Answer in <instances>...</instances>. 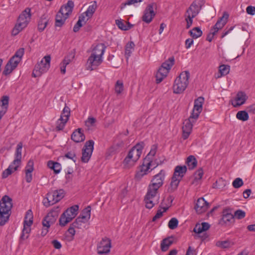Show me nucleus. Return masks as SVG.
I'll use <instances>...</instances> for the list:
<instances>
[{"label": "nucleus", "instance_id": "f257e3e1", "mask_svg": "<svg viewBox=\"0 0 255 255\" xmlns=\"http://www.w3.org/2000/svg\"><path fill=\"white\" fill-rule=\"evenodd\" d=\"M165 176V171L162 169L158 174L155 175L152 179L151 183L148 187L147 192L144 199L146 208L150 209L155 204L158 203L159 199V196L155 203L153 202L152 199L156 197L158 189L162 186Z\"/></svg>", "mask_w": 255, "mask_h": 255}, {"label": "nucleus", "instance_id": "f03ea898", "mask_svg": "<svg viewBox=\"0 0 255 255\" xmlns=\"http://www.w3.org/2000/svg\"><path fill=\"white\" fill-rule=\"evenodd\" d=\"M12 207V199L7 195L3 196L0 201V226H3L8 221Z\"/></svg>", "mask_w": 255, "mask_h": 255}, {"label": "nucleus", "instance_id": "7ed1b4c3", "mask_svg": "<svg viewBox=\"0 0 255 255\" xmlns=\"http://www.w3.org/2000/svg\"><path fill=\"white\" fill-rule=\"evenodd\" d=\"M144 147L143 142L137 143L128 152V155L124 160V163L127 167H130L139 159Z\"/></svg>", "mask_w": 255, "mask_h": 255}, {"label": "nucleus", "instance_id": "20e7f679", "mask_svg": "<svg viewBox=\"0 0 255 255\" xmlns=\"http://www.w3.org/2000/svg\"><path fill=\"white\" fill-rule=\"evenodd\" d=\"M31 16V9L29 7L26 8L19 15L17 22L12 30V35H16L26 27L30 21Z\"/></svg>", "mask_w": 255, "mask_h": 255}, {"label": "nucleus", "instance_id": "39448f33", "mask_svg": "<svg viewBox=\"0 0 255 255\" xmlns=\"http://www.w3.org/2000/svg\"><path fill=\"white\" fill-rule=\"evenodd\" d=\"M190 73L188 71L181 72L174 80L173 86V92L175 94H181L186 89L189 84Z\"/></svg>", "mask_w": 255, "mask_h": 255}, {"label": "nucleus", "instance_id": "423d86ee", "mask_svg": "<svg viewBox=\"0 0 255 255\" xmlns=\"http://www.w3.org/2000/svg\"><path fill=\"white\" fill-rule=\"evenodd\" d=\"M24 52V49L23 48H20L16 51L14 55L10 58L6 64L2 72L3 75H7L9 74L16 68L21 61Z\"/></svg>", "mask_w": 255, "mask_h": 255}, {"label": "nucleus", "instance_id": "0eeeda50", "mask_svg": "<svg viewBox=\"0 0 255 255\" xmlns=\"http://www.w3.org/2000/svg\"><path fill=\"white\" fill-rule=\"evenodd\" d=\"M50 61L51 57L50 55L45 56L39 62L35 65L32 76L33 77H39L43 73L47 72L50 68Z\"/></svg>", "mask_w": 255, "mask_h": 255}, {"label": "nucleus", "instance_id": "6e6552de", "mask_svg": "<svg viewBox=\"0 0 255 255\" xmlns=\"http://www.w3.org/2000/svg\"><path fill=\"white\" fill-rule=\"evenodd\" d=\"M64 196V191L63 189L56 190L52 192H49L43 200V204L46 207L53 205L59 202Z\"/></svg>", "mask_w": 255, "mask_h": 255}, {"label": "nucleus", "instance_id": "1a4fd4ad", "mask_svg": "<svg viewBox=\"0 0 255 255\" xmlns=\"http://www.w3.org/2000/svg\"><path fill=\"white\" fill-rule=\"evenodd\" d=\"M79 209L78 205H74L65 211L61 215L59 222L61 227L65 226L70 222L77 215Z\"/></svg>", "mask_w": 255, "mask_h": 255}, {"label": "nucleus", "instance_id": "9d476101", "mask_svg": "<svg viewBox=\"0 0 255 255\" xmlns=\"http://www.w3.org/2000/svg\"><path fill=\"white\" fill-rule=\"evenodd\" d=\"M59 211V207L52 209L43 219V227L49 228L54 224L58 217Z\"/></svg>", "mask_w": 255, "mask_h": 255}, {"label": "nucleus", "instance_id": "9b49d317", "mask_svg": "<svg viewBox=\"0 0 255 255\" xmlns=\"http://www.w3.org/2000/svg\"><path fill=\"white\" fill-rule=\"evenodd\" d=\"M94 141L93 140H89L86 142L82 149V156L81 161L84 163H87L90 159L93 149Z\"/></svg>", "mask_w": 255, "mask_h": 255}, {"label": "nucleus", "instance_id": "f8f14e48", "mask_svg": "<svg viewBox=\"0 0 255 255\" xmlns=\"http://www.w3.org/2000/svg\"><path fill=\"white\" fill-rule=\"evenodd\" d=\"M204 4V0H194L186 10L185 14H189L191 16L196 17L200 12Z\"/></svg>", "mask_w": 255, "mask_h": 255}, {"label": "nucleus", "instance_id": "ddd939ff", "mask_svg": "<svg viewBox=\"0 0 255 255\" xmlns=\"http://www.w3.org/2000/svg\"><path fill=\"white\" fill-rule=\"evenodd\" d=\"M234 219L232 209L230 207H226L222 211V218L219 223L222 225H229L234 222Z\"/></svg>", "mask_w": 255, "mask_h": 255}, {"label": "nucleus", "instance_id": "4468645a", "mask_svg": "<svg viewBox=\"0 0 255 255\" xmlns=\"http://www.w3.org/2000/svg\"><path fill=\"white\" fill-rule=\"evenodd\" d=\"M111 248V240L107 238H103L98 245L97 253L99 255L107 254L110 252Z\"/></svg>", "mask_w": 255, "mask_h": 255}, {"label": "nucleus", "instance_id": "2eb2a0df", "mask_svg": "<svg viewBox=\"0 0 255 255\" xmlns=\"http://www.w3.org/2000/svg\"><path fill=\"white\" fill-rule=\"evenodd\" d=\"M197 119L191 118L190 116L188 119L185 120L183 122L182 127V137L184 139H186L189 136L193 128V123H194Z\"/></svg>", "mask_w": 255, "mask_h": 255}, {"label": "nucleus", "instance_id": "dca6fc26", "mask_svg": "<svg viewBox=\"0 0 255 255\" xmlns=\"http://www.w3.org/2000/svg\"><path fill=\"white\" fill-rule=\"evenodd\" d=\"M204 102V99L202 97H199L195 100L194 108L191 115V118H194V119L198 118L199 114L202 112Z\"/></svg>", "mask_w": 255, "mask_h": 255}, {"label": "nucleus", "instance_id": "f3484780", "mask_svg": "<svg viewBox=\"0 0 255 255\" xmlns=\"http://www.w3.org/2000/svg\"><path fill=\"white\" fill-rule=\"evenodd\" d=\"M155 5L154 3L148 4L144 11L143 15L142 17V20L144 22L149 23L155 15V13L153 10V7Z\"/></svg>", "mask_w": 255, "mask_h": 255}, {"label": "nucleus", "instance_id": "a211bd4d", "mask_svg": "<svg viewBox=\"0 0 255 255\" xmlns=\"http://www.w3.org/2000/svg\"><path fill=\"white\" fill-rule=\"evenodd\" d=\"M248 99V96L245 92L240 91L238 92L236 97L231 101V103L234 107L237 108L243 105Z\"/></svg>", "mask_w": 255, "mask_h": 255}, {"label": "nucleus", "instance_id": "6ab92c4d", "mask_svg": "<svg viewBox=\"0 0 255 255\" xmlns=\"http://www.w3.org/2000/svg\"><path fill=\"white\" fill-rule=\"evenodd\" d=\"M102 62L103 59L100 57H96L91 54L87 62V69L91 71L95 70Z\"/></svg>", "mask_w": 255, "mask_h": 255}, {"label": "nucleus", "instance_id": "aec40b11", "mask_svg": "<svg viewBox=\"0 0 255 255\" xmlns=\"http://www.w3.org/2000/svg\"><path fill=\"white\" fill-rule=\"evenodd\" d=\"M228 13L227 12H224L222 16L219 18L211 30H214L217 33L226 25L228 21Z\"/></svg>", "mask_w": 255, "mask_h": 255}, {"label": "nucleus", "instance_id": "412c9836", "mask_svg": "<svg viewBox=\"0 0 255 255\" xmlns=\"http://www.w3.org/2000/svg\"><path fill=\"white\" fill-rule=\"evenodd\" d=\"M208 206L209 203L203 198H200L197 200L195 209L198 213L201 214L206 211Z\"/></svg>", "mask_w": 255, "mask_h": 255}, {"label": "nucleus", "instance_id": "4be33fe9", "mask_svg": "<svg viewBox=\"0 0 255 255\" xmlns=\"http://www.w3.org/2000/svg\"><path fill=\"white\" fill-rule=\"evenodd\" d=\"M1 104H0V120L6 113L8 106L9 97L8 96H3L0 99Z\"/></svg>", "mask_w": 255, "mask_h": 255}, {"label": "nucleus", "instance_id": "5701e85b", "mask_svg": "<svg viewBox=\"0 0 255 255\" xmlns=\"http://www.w3.org/2000/svg\"><path fill=\"white\" fill-rule=\"evenodd\" d=\"M74 6V2L72 0H69L66 4L63 5L61 7L59 11L60 12L63 13L65 16L68 17L72 13Z\"/></svg>", "mask_w": 255, "mask_h": 255}, {"label": "nucleus", "instance_id": "b1692460", "mask_svg": "<svg viewBox=\"0 0 255 255\" xmlns=\"http://www.w3.org/2000/svg\"><path fill=\"white\" fill-rule=\"evenodd\" d=\"M71 138L75 142H80L85 140V136L82 132V129L79 128L72 133Z\"/></svg>", "mask_w": 255, "mask_h": 255}, {"label": "nucleus", "instance_id": "393cba45", "mask_svg": "<svg viewBox=\"0 0 255 255\" xmlns=\"http://www.w3.org/2000/svg\"><path fill=\"white\" fill-rule=\"evenodd\" d=\"M106 46L103 43L98 44L93 49L91 55L96 57H100L102 58V56L104 53Z\"/></svg>", "mask_w": 255, "mask_h": 255}, {"label": "nucleus", "instance_id": "a878e982", "mask_svg": "<svg viewBox=\"0 0 255 255\" xmlns=\"http://www.w3.org/2000/svg\"><path fill=\"white\" fill-rule=\"evenodd\" d=\"M186 171L187 167L186 166L178 165L175 168L173 176L181 180Z\"/></svg>", "mask_w": 255, "mask_h": 255}, {"label": "nucleus", "instance_id": "bb28decb", "mask_svg": "<svg viewBox=\"0 0 255 255\" xmlns=\"http://www.w3.org/2000/svg\"><path fill=\"white\" fill-rule=\"evenodd\" d=\"M169 71L167 70L166 68L161 66L156 74V83H160L166 77Z\"/></svg>", "mask_w": 255, "mask_h": 255}, {"label": "nucleus", "instance_id": "cd10ccee", "mask_svg": "<svg viewBox=\"0 0 255 255\" xmlns=\"http://www.w3.org/2000/svg\"><path fill=\"white\" fill-rule=\"evenodd\" d=\"M173 236H170L164 239L161 242L160 248L162 252H166L168 250L170 246L173 243Z\"/></svg>", "mask_w": 255, "mask_h": 255}, {"label": "nucleus", "instance_id": "c85d7f7f", "mask_svg": "<svg viewBox=\"0 0 255 255\" xmlns=\"http://www.w3.org/2000/svg\"><path fill=\"white\" fill-rule=\"evenodd\" d=\"M67 18L68 17L65 16L63 13L60 12L59 11L55 16V26L56 27H62Z\"/></svg>", "mask_w": 255, "mask_h": 255}, {"label": "nucleus", "instance_id": "c756f323", "mask_svg": "<svg viewBox=\"0 0 255 255\" xmlns=\"http://www.w3.org/2000/svg\"><path fill=\"white\" fill-rule=\"evenodd\" d=\"M210 227V225L207 222H203L201 224L197 223L195 225L193 231L196 233L200 234L208 230Z\"/></svg>", "mask_w": 255, "mask_h": 255}, {"label": "nucleus", "instance_id": "7c9ffc66", "mask_svg": "<svg viewBox=\"0 0 255 255\" xmlns=\"http://www.w3.org/2000/svg\"><path fill=\"white\" fill-rule=\"evenodd\" d=\"M181 180V179L172 176L167 191L169 193H172L175 191L177 189Z\"/></svg>", "mask_w": 255, "mask_h": 255}, {"label": "nucleus", "instance_id": "2f4dec72", "mask_svg": "<svg viewBox=\"0 0 255 255\" xmlns=\"http://www.w3.org/2000/svg\"><path fill=\"white\" fill-rule=\"evenodd\" d=\"M47 166L49 168L53 170L56 174L59 173L61 169V164L59 163L52 160H50L47 162Z\"/></svg>", "mask_w": 255, "mask_h": 255}, {"label": "nucleus", "instance_id": "473e14b6", "mask_svg": "<svg viewBox=\"0 0 255 255\" xmlns=\"http://www.w3.org/2000/svg\"><path fill=\"white\" fill-rule=\"evenodd\" d=\"M97 8L96 1L92 2V4L89 5L87 10L85 12L88 18H91Z\"/></svg>", "mask_w": 255, "mask_h": 255}, {"label": "nucleus", "instance_id": "72a5a7b5", "mask_svg": "<svg viewBox=\"0 0 255 255\" xmlns=\"http://www.w3.org/2000/svg\"><path fill=\"white\" fill-rule=\"evenodd\" d=\"M186 163L189 169H193L197 166V161L194 156L190 155L187 158Z\"/></svg>", "mask_w": 255, "mask_h": 255}, {"label": "nucleus", "instance_id": "f704fd0d", "mask_svg": "<svg viewBox=\"0 0 255 255\" xmlns=\"http://www.w3.org/2000/svg\"><path fill=\"white\" fill-rule=\"evenodd\" d=\"M135 44L132 41L128 42L125 47V55L126 58L128 59L130 56L131 53L134 50Z\"/></svg>", "mask_w": 255, "mask_h": 255}, {"label": "nucleus", "instance_id": "c9c22d12", "mask_svg": "<svg viewBox=\"0 0 255 255\" xmlns=\"http://www.w3.org/2000/svg\"><path fill=\"white\" fill-rule=\"evenodd\" d=\"M190 35L194 39H196L202 35V31L198 27H194L189 31Z\"/></svg>", "mask_w": 255, "mask_h": 255}, {"label": "nucleus", "instance_id": "e433bc0d", "mask_svg": "<svg viewBox=\"0 0 255 255\" xmlns=\"http://www.w3.org/2000/svg\"><path fill=\"white\" fill-rule=\"evenodd\" d=\"M70 116V109L68 106H65L61 113L60 118V120L61 121L65 120V121H68L69 120Z\"/></svg>", "mask_w": 255, "mask_h": 255}, {"label": "nucleus", "instance_id": "4c0bfd02", "mask_svg": "<svg viewBox=\"0 0 255 255\" xmlns=\"http://www.w3.org/2000/svg\"><path fill=\"white\" fill-rule=\"evenodd\" d=\"M48 23V20L44 15L41 16L38 22V29L41 32L44 30Z\"/></svg>", "mask_w": 255, "mask_h": 255}, {"label": "nucleus", "instance_id": "58836bf2", "mask_svg": "<svg viewBox=\"0 0 255 255\" xmlns=\"http://www.w3.org/2000/svg\"><path fill=\"white\" fill-rule=\"evenodd\" d=\"M33 223V214L31 210H28L24 218V223L26 224L28 226H31Z\"/></svg>", "mask_w": 255, "mask_h": 255}, {"label": "nucleus", "instance_id": "ea45409f", "mask_svg": "<svg viewBox=\"0 0 255 255\" xmlns=\"http://www.w3.org/2000/svg\"><path fill=\"white\" fill-rule=\"evenodd\" d=\"M236 118L242 121L245 122L248 120L249 114L246 111H240L236 114Z\"/></svg>", "mask_w": 255, "mask_h": 255}, {"label": "nucleus", "instance_id": "a19ab883", "mask_svg": "<svg viewBox=\"0 0 255 255\" xmlns=\"http://www.w3.org/2000/svg\"><path fill=\"white\" fill-rule=\"evenodd\" d=\"M175 62L174 57L172 56L169 58L167 60L163 62L161 66L165 67L167 70L169 71L172 66L174 65Z\"/></svg>", "mask_w": 255, "mask_h": 255}, {"label": "nucleus", "instance_id": "79ce46f5", "mask_svg": "<svg viewBox=\"0 0 255 255\" xmlns=\"http://www.w3.org/2000/svg\"><path fill=\"white\" fill-rule=\"evenodd\" d=\"M31 231L30 226H28L26 224L23 223V229L20 238L22 240H25L28 238V234Z\"/></svg>", "mask_w": 255, "mask_h": 255}, {"label": "nucleus", "instance_id": "37998d69", "mask_svg": "<svg viewBox=\"0 0 255 255\" xmlns=\"http://www.w3.org/2000/svg\"><path fill=\"white\" fill-rule=\"evenodd\" d=\"M230 70V66L227 65H220L219 67V72L221 74L220 76H218V77H220L221 76H225L227 75Z\"/></svg>", "mask_w": 255, "mask_h": 255}, {"label": "nucleus", "instance_id": "c03bdc74", "mask_svg": "<svg viewBox=\"0 0 255 255\" xmlns=\"http://www.w3.org/2000/svg\"><path fill=\"white\" fill-rule=\"evenodd\" d=\"M66 158L72 160L74 162H76L77 157L76 153V149H72L68 151L64 156Z\"/></svg>", "mask_w": 255, "mask_h": 255}, {"label": "nucleus", "instance_id": "a18cd8bd", "mask_svg": "<svg viewBox=\"0 0 255 255\" xmlns=\"http://www.w3.org/2000/svg\"><path fill=\"white\" fill-rule=\"evenodd\" d=\"M203 173V170L202 168H200L198 170H197L194 174V179L193 183L198 182V181L200 180L202 178Z\"/></svg>", "mask_w": 255, "mask_h": 255}, {"label": "nucleus", "instance_id": "49530a36", "mask_svg": "<svg viewBox=\"0 0 255 255\" xmlns=\"http://www.w3.org/2000/svg\"><path fill=\"white\" fill-rule=\"evenodd\" d=\"M22 148V143L19 142L17 145L15 153V159H17L21 162V150Z\"/></svg>", "mask_w": 255, "mask_h": 255}, {"label": "nucleus", "instance_id": "de8ad7c7", "mask_svg": "<svg viewBox=\"0 0 255 255\" xmlns=\"http://www.w3.org/2000/svg\"><path fill=\"white\" fill-rule=\"evenodd\" d=\"M178 225V220L175 218H171L168 224V226L169 229L171 230H174L176 229Z\"/></svg>", "mask_w": 255, "mask_h": 255}, {"label": "nucleus", "instance_id": "09e8293b", "mask_svg": "<svg viewBox=\"0 0 255 255\" xmlns=\"http://www.w3.org/2000/svg\"><path fill=\"white\" fill-rule=\"evenodd\" d=\"M173 199H174V198L172 196H168L166 199V201L168 202V203L165 204V205H166V207H162V206L164 205L163 202H162L161 203V205H160V207L163 209V212H166L168 209L169 207L171 206Z\"/></svg>", "mask_w": 255, "mask_h": 255}, {"label": "nucleus", "instance_id": "8fccbe9b", "mask_svg": "<svg viewBox=\"0 0 255 255\" xmlns=\"http://www.w3.org/2000/svg\"><path fill=\"white\" fill-rule=\"evenodd\" d=\"M234 216V218L241 220L245 217L246 212L241 209H238L235 212Z\"/></svg>", "mask_w": 255, "mask_h": 255}, {"label": "nucleus", "instance_id": "3c124183", "mask_svg": "<svg viewBox=\"0 0 255 255\" xmlns=\"http://www.w3.org/2000/svg\"><path fill=\"white\" fill-rule=\"evenodd\" d=\"M124 90L123 83L120 81L118 80L115 85V92L116 93L120 94Z\"/></svg>", "mask_w": 255, "mask_h": 255}, {"label": "nucleus", "instance_id": "603ef678", "mask_svg": "<svg viewBox=\"0 0 255 255\" xmlns=\"http://www.w3.org/2000/svg\"><path fill=\"white\" fill-rule=\"evenodd\" d=\"M216 246L222 249H226L230 247L231 244L229 241H218Z\"/></svg>", "mask_w": 255, "mask_h": 255}, {"label": "nucleus", "instance_id": "864d4df0", "mask_svg": "<svg viewBox=\"0 0 255 255\" xmlns=\"http://www.w3.org/2000/svg\"><path fill=\"white\" fill-rule=\"evenodd\" d=\"M67 122V121H61L60 118L58 120V121L56 122V130H62Z\"/></svg>", "mask_w": 255, "mask_h": 255}, {"label": "nucleus", "instance_id": "5fc2aeb1", "mask_svg": "<svg viewBox=\"0 0 255 255\" xmlns=\"http://www.w3.org/2000/svg\"><path fill=\"white\" fill-rule=\"evenodd\" d=\"M116 23L118 27L123 30H128L130 29V27H126V25L124 23V21L121 19H118L116 20Z\"/></svg>", "mask_w": 255, "mask_h": 255}, {"label": "nucleus", "instance_id": "6e6d98bb", "mask_svg": "<svg viewBox=\"0 0 255 255\" xmlns=\"http://www.w3.org/2000/svg\"><path fill=\"white\" fill-rule=\"evenodd\" d=\"M244 184L243 180L240 178H236L233 182L232 185L235 188H239Z\"/></svg>", "mask_w": 255, "mask_h": 255}, {"label": "nucleus", "instance_id": "4d7b16f0", "mask_svg": "<svg viewBox=\"0 0 255 255\" xmlns=\"http://www.w3.org/2000/svg\"><path fill=\"white\" fill-rule=\"evenodd\" d=\"M21 162L18 160L17 159H14V160L12 161V162L9 165L8 167L12 170L14 172L17 169V168L20 164Z\"/></svg>", "mask_w": 255, "mask_h": 255}, {"label": "nucleus", "instance_id": "13d9d810", "mask_svg": "<svg viewBox=\"0 0 255 255\" xmlns=\"http://www.w3.org/2000/svg\"><path fill=\"white\" fill-rule=\"evenodd\" d=\"M72 226H74L75 228L82 229L85 227V223L83 221H80L79 219H76L75 221L72 223Z\"/></svg>", "mask_w": 255, "mask_h": 255}, {"label": "nucleus", "instance_id": "bf43d9fd", "mask_svg": "<svg viewBox=\"0 0 255 255\" xmlns=\"http://www.w3.org/2000/svg\"><path fill=\"white\" fill-rule=\"evenodd\" d=\"M185 16L186 17L185 20L187 22L186 24V28H189L192 24L193 23V18L195 17L190 15V14H185Z\"/></svg>", "mask_w": 255, "mask_h": 255}, {"label": "nucleus", "instance_id": "052dcab7", "mask_svg": "<svg viewBox=\"0 0 255 255\" xmlns=\"http://www.w3.org/2000/svg\"><path fill=\"white\" fill-rule=\"evenodd\" d=\"M142 0H128L125 3H122L121 4V9L124 8L127 5H131L135 4V3L140 2Z\"/></svg>", "mask_w": 255, "mask_h": 255}, {"label": "nucleus", "instance_id": "680f3d73", "mask_svg": "<svg viewBox=\"0 0 255 255\" xmlns=\"http://www.w3.org/2000/svg\"><path fill=\"white\" fill-rule=\"evenodd\" d=\"M124 144L125 143L123 141H119L114 144V145L113 146V148L114 149L115 151H119L122 148L124 147Z\"/></svg>", "mask_w": 255, "mask_h": 255}, {"label": "nucleus", "instance_id": "e2e57ef3", "mask_svg": "<svg viewBox=\"0 0 255 255\" xmlns=\"http://www.w3.org/2000/svg\"><path fill=\"white\" fill-rule=\"evenodd\" d=\"M34 162L32 160H29L25 167V171H27L28 172H32L34 170Z\"/></svg>", "mask_w": 255, "mask_h": 255}, {"label": "nucleus", "instance_id": "0e129e2a", "mask_svg": "<svg viewBox=\"0 0 255 255\" xmlns=\"http://www.w3.org/2000/svg\"><path fill=\"white\" fill-rule=\"evenodd\" d=\"M157 146L156 144H153L151 146L150 151L147 154L146 158H149L150 156H154L156 154Z\"/></svg>", "mask_w": 255, "mask_h": 255}, {"label": "nucleus", "instance_id": "69168bd1", "mask_svg": "<svg viewBox=\"0 0 255 255\" xmlns=\"http://www.w3.org/2000/svg\"><path fill=\"white\" fill-rule=\"evenodd\" d=\"M96 120L93 117H89L85 122V124L87 127H92L95 125Z\"/></svg>", "mask_w": 255, "mask_h": 255}, {"label": "nucleus", "instance_id": "338daca9", "mask_svg": "<svg viewBox=\"0 0 255 255\" xmlns=\"http://www.w3.org/2000/svg\"><path fill=\"white\" fill-rule=\"evenodd\" d=\"M90 18H88L86 15L85 12H83L79 16V21H80L81 23L84 22V23H86V22L90 19Z\"/></svg>", "mask_w": 255, "mask_h": 255}, {"label": "nucleus", "instance_id": "774afa93", "mask_svg": "<svg viewBox=\"0 0 255 255\" xmlns=\"http://www.w3.org/2000/svg\"><path fill=\"white\" fill-rule=\"evenodd\" d=\"M246 11L249 14L253 15L255 14V7L253 6H248L247 7Z\"/></svg>", "mask_w": 255, "mask_h": 255}]
</instances>
